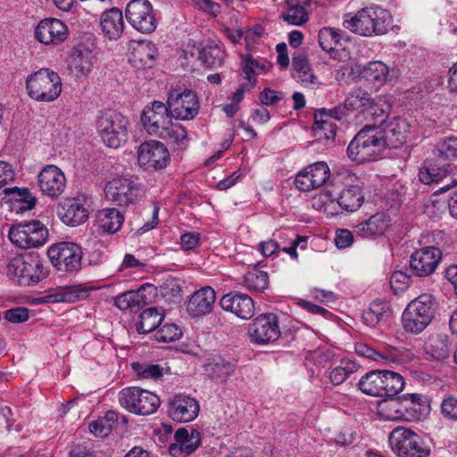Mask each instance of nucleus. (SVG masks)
<instances>
[{
    "label": "nucleus",
    "mask_w": 457,
    "mask_h": 457,
    "mask_svg": "<svg viewBox=\"0 0 457 457\" xmlns=\"http://www.w3.org/2000/svg\"><path fill=\"white\" fill-rule=\"evenodd\" d=\"M119 402L128 411L143 416L154 413L161 403L155 394L137 386L122 389Z\"/></svg>",
    "instance_id": "6e6552de"
},
{
    "label": "nucleus",
    "mask_w": 457,
    "mask_h": 457,
    "mask_svg": "<svg viewBox=\"0 0 457 457\" xmlns=\"http://www.w3.org/2000/svg\"><path fill=\"white\" fill-rule=\"evenodd\" d=\"M371 96L362 88H354L345 98V105L349 112L357 111L365 114L369 104L371 103Z\"/></svg>",
    "instance_id": "37998d69"
},
{
    "label": "nucleus",
    "mask_w": 457,
    "mask_h": 457,
    "mask_svg": "<svg viewBox=\"0 0 457 457\" xmlns=\"http://www.w3.org/2000/svg\"><path fill=\"white\" fill-rule=\"evenodd\" d=\"M201 235L198 232H187L180 237L181 249L189 251L200 245Z\"/></svg>",
    "instance_id": "774afa93"
},
{
    "label": "nucleus",
    "mask_w": 457,
    "mask_h": 457,
    "mask_svg": "<svg viewBox=\"0 0 457 457\" xmlns=\"http://www.w3.org/2000/svg\"><path fill=\"white\" fill-rule=\"evenodd\" d=\"M4 192L6 194L16 193L19 196L18 200L23 202L26 204V206L24 207L26 209H32L37 203L36 198L30 194L29 189L26 187L20 188L17 187H13L12 188H5Z\"/></svg>",
    "instance_id": "680f3d73"
},
{
    "label": "nucleus",
    "mask_w": 457,
    "mask_h": 457,
    "mask_svg": "<svg viewBox=\"0 0 457 457\" xmlns=\"http://www.w3.org/2000/svg\"><path fill=\"white\" fill-rule=\"evenodd\" d=\"M251 341L264 345L276 341L280 336L278 317L274 313L262 314L249 325Z\"/></svg>",
    "instance_id": "2eb2a0df"
},
{
    "label": "nucleus",
    "mask_w": 457,
    "mask_h": 457,
    "mask_svg": "<svg viewBox=\"0 0 457 457\" xmlns=\"http://www.w3.org/2000/svg\"><path fill=\"white\" fill-rule=\"evenodd\" d=\"M166 104L170 116L180 120H193L198 114L200 107L196 94L187 88L170 90Z\"/></svg>",
    "instance_id": "9d476101"
},
{
    "label": "nucleus",
    "mask_w": 457,
    "mask_h": 457,
    "mask_svg": "<svg viewBox=\"0 0 457 457\" xmlns=\"http://www.w3.org/2000/svg\"><path fill=\"white\" fill-rule=\"evenodd\" d=\"M435 303L430 295H421L412 300L403 311V329L411 334L421 333L435 317Z\"/></svg>",
    "instance_id": "20e7f679"
},
{
    "label": "nucleus",
    "mask_w": 457,
    "mask_h": 457,
    "mask_svg": "<svg viewBox=\"0 0 457 457\" xmlns=\"http://www.w3.org/2000/svg\"><path fill=\"white\" fill-rule=\"evenodd\" d=\"M441 411L445 417L457 420V398L452 395L445 398L441 403Z\"/></svg>",
    "instance_id": "338daca9"
},
{
    "label": "nucleus",
    "mask_w": 457,
    "mask_h": 457,
    "mask_svg": "<svg viewBox=\"0 0 457 457\" xmlns=\"http://www.w3.org/2000/svg\"><path fill=\"white\" fill-rule=\"evenodd\" d=\"M244 285L249 290L262 292L269 286L268 273L254 268L244 276Z\"/></svg>",
    "instance_id": "603ef678"
},
{
    "label": "nucleus",
    "mask_w": 457,
    "mask_h": 457,
    "mask_svg": "<svg viewBox=\"0 0 457 457\" xmlns=\"http://www.w3.org/2000/svg\"><path fill=\"white\" fill-rule=\"evenodd\" d=\"M92 53L88 50H77L71 57L69 67L74 74L79 76H86L92 68Z\"/></svg>",
    "instance_id": "c03bdc74"
},
{
    "label": "nucleus",
    "mask_w": 457,
    "mask_h": 457,
    "mask_svg": "<svg viewBox=\"0 0 457 457\" xmlns=\"http://www.w3.org/2000/svg\"><path fill=\"white\" fill-rule=\"evenodd\" d=\"M326 114L323 112H315L314 123L312 129L315 136L319 140L331 139L336 136L337 126L330 120L325 118Z\"/></svg>",
    "instance_id": "de8ad7c7"
},
{
    "label": "nucleus",
    "mask_w": 457,
    "mask_h": 457,
    "mask_svg": "<svg viewBox=\"0 0 457 457\" xmlns=\"http://www.w3.org/2000/svg\"><path fill=\"white\" fill-rule=\"evenodd\" d=\"M68 36L67 25L55 18L41 20L35 29L36 38L45 45H60L68 38Z\"/></svg>",
    "instance_id": "a211bd4d"
},
{
    "label": "nucleus",
    "mask_w": 457,
    "mask_h": 457,
    "mask_svg": "<svg viewBox=\"0 0 457 457\" xmlns=\"http://www.w3.org/2000/svg\"><path fill=\"white\" fill-rule=\"evenodd\" d=\"M387 310L388 307L383 301H373L370 307L362 312L363 322L367 326L376 327L384 320Z\"/></svg>",
    "instance_id": "49530a36"
},
{
    "label": "nucleus",
    "mask_w": 457,
    "mask_h": 457,
    "mask_svg": "<svg viewBox=\"0 0 457 457\" xmlns=\"http://www.w3.org/2000/svg\"><path fill=\"white\" fill-rule=\"evenodd\" d=\"M361 73L367 81L380 86L387 80L389 68L380 61H373L363 66Z\"/></svg>",
    "instance_id": "ea45409f"
},
{
    "label": "nucleus",
    "mask_w": 457,
    "mask_h": 457,
    "mask_svg": "<svg viewBox=\"0 0 457 457\" xmlns=\"http://www.w3.org/2000/svg\"><path fill=\"white\" fill-rule=\"evenodd\" d=\"M215 299V291L211 287H202L190 296L187 312L193 318L205 316L212 312Z\"/></svg>",
    "instance_id": "cd10ccee"
},
{
    "label": "nucleus",
    "mask_w": 457,
    "mask_h": 457,
    "mask_svg": "<svg viewBox=\"0 0 457 457\" xmlns=\"http://www.w3.org/2000/svg\"><path fill=\"white\" fill-rule=\"evenodd\" d=\"M381 128L386 146L397 148L405 142L411 125L406 119L394 117L386 120Z\"/></svg>",
    "instance_id": "bb28decb"
},
{
    "label": "nucleus",
    "mask_w": 457,
    "mask_h": 457,
    "mask_svg": "<svg viewBox=\"0 0 457 457\" xmlns=\"http://www.w3.org/2000/svg\"><path fill=\"white\" fill-rule=\"evenodd\" d=\"M104 193L109 201L120 206H126L138 200L141 188L130 179L117 178L106 185Z\"/></svg>",
    "instance_id": "4468645a"
},
{
    "label": "nucleus",
    "mask_w": 457,
    "mask_h": 457,
    "mask_svg": "<svg viewBox=\"0 0 457 457\" xmlns=\"http://www.w3.org/2000/svg\"><path fill=\"white\" fill-rule=\"evenodd\" d=\"M442 259L436 246H426L413 252L410 257L409 272L416 277H428L435 272Z\"/></svg>",
    "instance_id": "f8f14e48"
},
{
    "label": "nucleus",
    "mask_w": 457,
    "mask_h": 457,
    "mask_svg": "<svg viewBox=\"0 0 457 457\" xmlns=\"http://www.w3.org/2000/svg\"><path fill=\"white\" fill-rule=\"evenodd\" d=\"M182 336V331L179 326L174 323H166L161 326L155 332V338L158 342L170 343L179 340Z\"/></svg>",
    "instance_id": "4d7b16f0"
},
{
    "label": "nucleus",
    "mask_w": 457,
    "mask_h": 457,
    "mask_svg": "<svg viewBox=\"0 0 457 457\" xmlns=\"http://www.w3.org/2000/svg\"><path fill=\"white\" fill-rule=\"evenodd\" d=\"M24 266L23 287L36 285L48 275V270L38 255H26Z\"/></svg>",
    "instance_id": "7c9ffc66"
},
{
    "label": "nucleus",
    "mask_w": 457,
    "mask_h": 457,
    "mask_svg": "<svg viewBox=\"0 0 457 457\" xmlns=\"http://www.w3.org/2000/svg\"><path fill=\"white\" fill-rule=\"evenodd\" d=\"M435 154L436 162L453 161L457 159V137H449L437 143Z\"/></svg>",
    "instance_id": "5fc2aeb1"
},
{
    "label": "nucleus",
    "mask_w": 457,
    "mask_h": 457,
    "mask_svg": "<svg viewBox=\"0 0 457 457\" xmlns=\"http://www.w3.org/2000/svg\"><path fill=\"white\" fill-rule=\"evenodd\" d=\"M100 26L104 37L111 40L120 38L124 30L122 12L116 7L104 11L100 18Z\"/></svg>",
    "instance_id": "c756f323"
},
{
    "label": "nucleus",
    "mask_w": 457,
    "mask_h": 457,
    "mask_svg": "<svg viewBox=\"0 0 457 457\" xmlns=\"http://www.w3.org/2000/svg\"><path fill=\"white\" fill-rule=\"evenodd\" d=\"M29 224V233H30L31 242L33 243V247H39L46 244L48 238V229L46 227L41 223L39 220H33L31 222H28Z\"/></svg>",
    "instance_id": "13d9d810"
},
{
    "label": "nucleus",
    "mask_w": 457,
    "mask_h": 457,
    "mask_svg": "<svg viewBox=\"0 0 457 457\" xmlns=\"http://www.w3.org/2000/svg\"><path fill=\"white\" fill-rule=\"evenodd\" d=\"M201 444V433L192 427L180 428L174 434V442L169 453L174 457H186L194 453Z\"/></svg>",
    "instance_id": "aec40b11"
},
{
    "label": "nucleus",
    "mask_w": 457,
    "mask_h": 457,
    "mask_svg": "<svg viewBox=\"0 0 457 457\" xmlns=\"http://www.w3.org/2000/svg\"><path fill=\"white\" fill-rule=\"evenodd\" d=\"M89 431L94 434L96 436L105 437L107 436L112 430V425L107 423L105 420L102 418L92 421L89 424Z\"/></svg>",
    "instance_id": "0e129e2a"
},
{
    "label": "nucleus",
    "mask_w": 457,
    "mask_h": 457,
    "mask_svg": "<svg viewBox=\"0 0 457 457\" xmlns=\"http://www.w3.org/2000/svg\"><path fill=\"white\" fill-rule=\"evenodd\" d=\"M199 410V403L194 397L177 395L170 401L167 412L174 421L189 422L197 417Z\"/></svg>",
    "instance_id": "4be33fe9"
},
{
    "label": "nucleus",
    "mask_w": 457,
    "mask_h": 457,
    "mask_svg": "<svg viewBox=\"0 0 457 457\" xmlns=\"http://www.w3.org/2000/svg\"><path fill=\"white\" fill-rule=\"evenodd\" d=\"M422 396L407 394L402 398L386 397L378 404L379 413L388 420L419 419L421 413Z\"/></svg>",
    "instance_id": "39448f33"
},
{
    "label": "nucleus",
    "mask_w": 457,
    "mask_h": 457,
    "mask_svg": "<svg viewBox=\"0 0 457 457\" xmlns=\"http://www.w3.org/2000/svg\"><path fill=\"white\" fill-rule=\"evenodd\" d=\"M125 16L138 32L150 34L156 29L157 20L148 0H130L126 6Z\"/></svg>",
    "instance_id": "9b49d317"
},
{
    "label": "nucleus",
    "mask_w": 457,
    "mask_h": 457,
    "mask_svg": "<svg viewBox=\"0 0 457 457\" xmlns=\"http://www.w3.org/2000/svg\"><path fill=\"white\" fill-rule=\"evenodd\" d=\"M392 24V17L386 9L363 8L353 17L344 21V27L364 37L386 34Z\"/></svg>",
    "instance_id": "f03ea898"
},
{
    "label": "nucleus",
    "mask_w": 457,
    "mask_h": 457,
    "mask_svg": "<svg viewBox=\"0 0 457 457\" xmlns=\"http://www.w3.org/2000/svg\"><path fill=\"white\" fill-rule=\"evenodd\" d=\"M393 452L399 457H428L430 448L417 433L405 428H396L389 435Z\"/></svg>",
    "instance_id": "0eeeda50"
},
{
    "label": "nucleus",
    "mask_w": 457,
    "mask_h": 457,
    "mask_svg": "<svg viewBox=\"0 0 457 457\" xmlns=\"http://www.w3.org/2000/svg\"><path fill=\"white\" fill-rule=\"evenodd\" d=\"M240 69L243 77L247 80L246 87H249L248 89H252L256 84L255 76L264 73L266 65L264 62H260L252 55H247L242 60Z\"/></svg>",
    "instance_id": "4c0bfd02"
},
{
    "label": "nucleus",
    "mask_w": 457,
    "mask_h": 457,
    "mask_svg": "<svg viewBox=\"0 0 457 457\" xmlns=\"http://www.w3.org/2000/svg\"><path fill=\"white\" fill-rule=\"evenodd\" d=\"M355 353L363 358H367L373 361H393L389 356H386L380 353V351L374 349L370 345L363 342H357L354 345Z\"/></svg>",
    "instance_id": "052dcab7"
},
{
    "label": "nucleus",
    "mask_w": 457,
    "mask_h": 457,
    "mask_svg": "<svg viewBox=\"0 0 457 457\" xmlns=\"http://www.w3.org/2000/svg\"><path fill=\"white\" fill-rule=\"evenodd\" d=\"M158 137L175 144L179 148L184 149L187 145V133L186 129L178 123L170 121L157 134Z\"/></svg>",
    "instance_id": "58836bf2"
},
{
    "label": "nucleus",
    "mask_w": 457,
    "mask_h": 457,
    "mask_svg": "<svg viewBox=\"0 0 457 457\" xmlns=\"http://www.w3.org/2000/svg\"><path fill=\"white\" fill-rule=\"evenodd\" d=\"M330 176V170L324 162L309 165L298 172L295 177V187L301 191H311L324 185Z\"/></svg>",
    "instance_id": "6ab92c4d"
},
{
    "label": "nucleus",
    "mask_w": 457,
    "mask_h": 457,
    "mask_svg": "<svg viewBox=\"0 0 457 457\" xmlns=\"http://www.w3.org/2000/svg\"><path fill=\"white\" fill-rule=\"evenodd\" d=\"M114 305L120 311L137 312L147 304L148 299L145 294V287L130 290L118 295L113 298Z\"/></svg>",
    "instance_id": "2f4dec72"
},
{
    "label": "nucleus",
    "mask_w": 457,
    "mask_h": 457,
    "mask_svg": "<svg viewBox=\"0 0 457 457\" xmlns=\"http://www.w3.org/2000/svg\"><path fill=\"white\" fill-rule=\"evenodd\" d=\"M163 320V314L160 313L156 308H148L141 312L137 325V330L140 334H147L154 331Z\"/></svg>",
    "instance_id": "79ce46f5"
},
{
    "label": "nucleus",
    "mask_w": 457,
    "mask_h": 457,
    "mask_svg": "<svg viewBox=\"0 0 457 457\" xmlns=\"http://www.w3.org/2000/svg\"><path fill=\"white\" fill-rule=\"evenodd\" d=\"M24 262L25 256H16L10 261L6 267L8 277L20 286L23 285Z\"/></svg>",
    "instance_id": "bf43d9fd"
},
{
    "label": "nucleus",
    "mask_w": 457,
    "mask_h": 457,
    "mask_svg": "<svg viewBox=\"0 0 457 457\" xmlns=\"http://www.w3.org/2000/svg\"><path fill=\"white\" fill-rule=\"evenodd\" d=\"M360 390L369 395L383 397V370H371L361 377Z\"/></svg>",
    "instance_id": "e433bc0d"
},
{
    "label": "nucleus",
    "mask_w": 457,
    "mask_h": 457,
    "mask_svg": "<svg viewBox=\"0 0 457 457\" xmlns=\"http://www.w3.org/2000/svg\"><path fill=\"white\" fill-rule=\"evenodd\" d=\"M331 202L337 201L338 205L347 212L357 211L364 201V195L359 186H350L343 189L338 197L328 193Z\"/></svg>",
    "instance_id": "473e14b6"
},
{
    "label": "nucleus",
    "mask_w": 457,
    "mask_h": 457,
    "mask_svg": "<svg viewBox=\"0 0 457 457\" xmlns=\"http://www.w3.org/2000/svg\"><path fill=\"white\" fill-rule=\"evenodd\" d=\"M294 78L303 86L312 87L318 83V78L312 71L306 56L303 54H294L292 59Z\"/></svg>",
    "instance_id": "c9c22d12"
},
{
    "label": "nucleus",
    "mask_w": 457,
    "mask_h": 457,
    "mask_svg": "<svg viewBox=\"0 0 457 457\" xmlns=\"http://www.w3.org/2000/svg\"><path fill=\"white\" fill-rule=\"evenodd\" d=\"M52 264L62 272L72 273L81 269L82 248L72 242H60L47 251Z\"/></svg>",
    "instance_id": "1a4fd4ad"
},
{
    "label": "nucleus",
    "mask_w": 457,
    "mask_h": 457,
    "mask_svg": "<svg viewBox=\"0 0 457 457\" xmlns=\"http://www.w3.org/2000/svg\"><path fill=\"white\" fill-rule=\"evenodd\" d=\"M28 94L37 101L52 102L62 92V82L59 75L49 70L40 69L26 80Z\"/></svg>",
    "instance_id": "423d86ee"
},
{
    "label": "nucleus",
    "mask_w": 457,
    "mask_h": 457,
    "mask_svg": "<svg viewBox=\"0 0 457 457\" xmlns=\"http://www.w3.org/2000/svg\"><path fill=\"white\" fill-rule=\"evenodd\" d=\"M453 172L454 169L449 163L439 166L436 162H429L420 169L419 178L424 184L442 183L445 181V183L436 190V192L442 193L448 190L449 187L453 185L451 183V179H454Z\"/></svg>",
    "instance_id": "5701e85b"
},
{
    "label": "nucleus",
    "mask_w": 457,
    "mask_h": 457,
    "mask_svg": "<svg viewBox=\"0 0 457 457\" xmlns=\"http://www.w3.org/2000/svg\"><path fill=\"white\" fill-rule=\"evenodd\" d=\"M391 219L386 212H377L353 227V233L361 238L374 239L382 236L390 226Z\"/></svg>",
    "instance_id": "a878e982"
},
{
    "label": "nucleus",
    "mask_w": 457,
    "mask_h": 457,
    "mask_svg": "<svg viewBox=\"0 0 457 457\" xmlns=\"http://www.w3.org/2000/svg\"><path fill=\"white\" fill-rule=\"evenodd\" d=\"M391 110V105L382 98L377 100L371 98V103L369 104L365 112V116L370 117L375 120V124L379 123L378 126H382L386 122Z\"/></svg>",
    "instance_id": "864d4df0"
},
{
    "label": "nucleus",
    "mask_w": 457,
    "mask_h": 457,
    "mask_svg": "<svg viewBox=\"0 0 457 457\" xmlns=\"http://www.w3.org/2000/svg\"><path fill=\"white\" fill-rule=\"evenodd\" d=\"M171 118L167 104L160 101H154L151 105L144 108L141 122L149 135L156 137L165 126L170 123Z\"/></svg>",
    "instance_id": "f3484780"
},
{
    "label": "nucleus",
    "mask_w": 457,
    "mask_h": 457,
    "mask_svg": "<svg viewBox=\"0 0 457 457\" xmlns=\"http://www.w3.org/2000/svg\"><path fill=\"white\" fill-rule=\"evenodd\" d=\"M220 306L243 320H248L254 314L253 301L246 294L228 293L220 298Z\"/></svg>",
    "instance_id": "b1692460"
},
{
    "label": "nucleus",
    "mask_w": 457,
    "mask_h": 457,
    "mask_svg": "<svg viewBox=\"0 0 457 457\" xmlns=\"http://www.w3.org/2000/svg\"><path fill=\"white\" fill-rule=\"evenodd\" d=\"M425 351L436 360H445L449 357L450 349L446 336L431 337L426 344Z\"/></svg>",
    "instance_id": "8fccbe9b"
},
{
    "label": "nucleus",
    "mask_w": 457,
    "mask_h": 457,
    "mask_svg": "<svg viewBox=\"0 0 457 457\" xmlns=\"http://www.w3.org/2000/svg\"><path fill=\"white\" fill-rule=\"evenodd\" d=\"M287 10L281 17L290 25L301 26L307 22L308 13L299 0H286Z\"/></svg>",
    "instance_id": "a19ab883"
},
{
    "label": "nucleus",
    "mask_w": 457,
    "mask_h": 457,
    "mask_svg": "<svg viewBox=\"0 0 457 457\" xmlns=\"http://www.w3.org/2000/svg\"><path fill=\"white\" fill-rule=\"evenodd\" d=\"M57 214L68 226L77 227L83 224L89 216L87 200L84 197L67 198L58 208Z\"/></svg>",
    "instance_id": "412c9836"
},
{
    "label": "nucleus",
    "mask_w": 457,
    "mask_h": 457,
    "mask_svg": "<svg viewBox=\"0 0 457 457\" xmlns=\"http://www.w3.org/2000/svg\"><path fill=\"white\" fill-rule=\"evenodd\" d=\"M205 373L215 382H225L235 371V364L222 356H215L204 365Z\"/></svg>",
    "instance_id": "72a5a7b5"
},
{
    "label": "nucleus",
    "mask_w": 457,
    "mask_h": 457,
    "mask_svg": "<svg viewBox=\"0 0 457 457\" xmlns=\"http://www.w3.org/2000/svg\"><path fill=\"white\" fill-rule=\"evenodd\" d=\"M157 49L147 40L133 41L130 44L129 63L136 69L145 70L154 67Z\"/></svg>",
    "instance_id": "393cba45"
},
{
    "label": "nucleus",
    "mask_w": 457,
    "mask_h": 457,
    "mask_svg": "<svg viewBox=\"0 0 457 457\" xmlns=\"http://www.w3.org/2000/svg\"><path fill=\"white\" fill-rule=\"evenodd\" d=\"M66 177L55 165H46L37 175V186L44 195L55 200L66 188Z\"/></svg>",
    "instance_id": "dca6fc26"
},
{
    "label": "nucleus",
    "mask_w": 457,
    "mask_h": 457,
    "mask_svg": "<svg viewBox=\"0 0 457 457\" xmlns=\"http://www.w3.org/2000/svg\"><path fill=\"white\" fill-rule=\"evenodd\" d=\"M123 221V214L115 208L99 210L96 217V223L99 229L109 234L118 231Z\"/></svg>",
    "instance_id": "f704fd0d"
},
{
    "label": "nucleus",
    "mask_w": 457,
    "mask_h": 457,
    "mask_svg": "<svg viewBox=\"0 0 457 457\" xmlns=\"http://www.w3.org/2000/svg\"><path fill=\"white\" fill-rule=\"evenodd\" d=\"M383 397L397 395L404 386V379L399 373L383 370Z\"/></svg>",
    "instance_id": "09e8293b"
},
{
    "label": "nucleus",
    "mask_w": 457,
    "mask_h": 457,
    "mask_svg": "<svg viewBox=\"0 0 457 457\" xmlns=\"http://www.w3.org/2000/svg\"><path fill=\"white\" fill-rule=\"evenodd\" d=\"M128 120L120 112L108 110L99 112L96 128L105 145L119 148L128 139Z\"/></svg>",
    "instance_id": "7ed1b4c3"
},
{
    "label": "nucleus",
    "mask_w": 457,
    "mask_h": 457,
    "mask_svg": "<svg viewBox=\"0 0 457 457\" xmlns=\"http://www.w3.org/2000/svg\"><path fill=\"white\" fill-rule=\"evenodd\" d=\"M197 59L204 66L217 69L223 64L225 52L220 43L212 39L202 41L196 47Z\"/></svg>",
    "instance_id": "c85d7f7f"
},
{
    "label": "nucleus",
    "mask_w": 457,
    "mask_h": 457,
    "mask_svg": "<svg viewBox=\"0 0 457 457\" xmlns=\"http://www.w3.org/2000/svg\"><path fill=\"white\" fill-rule=\"evenodd\" d=\"M77 295H74L70 288H60L57 292L54 294H49L44 297H42V302L44 303H62V302H71Z\"/></svg>",
    "instance_id": "e2e57ef3"
},
{
    "label": "nucleus",
    "mask_w": 457,
    "mask_h": 457,
    "mask_svg": "<svg viewBox=\"0 0 457 457\" xmlns=\"http://www.w3.org/2000/svg\"><path fill=\"white\" fill-rule=\"evenodd\" d=\"M29 317V310L23 307L9 309L4 312V318L12 323L25 322Z\"/></svg>",
    "instance_id": "69168bd1"
},
{
    "label": "nucleus",
    "mask_w": 457,
    "mask_h": 457,
    "mask_svg": "<svg viewBox=\"0 0 457 457\" xmlns=\"http://www.w3.org/2000/svg\"><path fill=\"white\" fill-rule=\"evenodd\" d=\"M29 229L28 222L12 226L8 235L11 242L20 248H34Z\"/></svg>",
    "instance_id": "3c124183"
},
{
    "label": "nucleus",
    "mask_w": 457,
    "mask_h": 457,
    "mask_svg": "<svg viewBox=\"0 0 457 457\" xmlns=\"http://www.w3.org/2000/svg\"><path fill=\"white\" fill-rule=\"evenodd\" d=\"M137 162L145 170H162L170 162V153L160 141H145L137 149Z\"/></svg>",
    "instance_id": "ddd939ff"
},
{
    "label": "nucleus",
    "mask_w": 457,
    "mask_h": 457,
    "mask_svg": "<svg viewBox=\"0 0 457 457\" xmlns=\"http://www.w3.org/2000/svg\"><path fill=\"white\" fill-rule=\"evenodd\" d=\"M343 32L338 29L323 28L319 32V43L320 47L331 53L340 44Z\"/></svg>",
    "instance_id": "6e6d98bb"
},
{
    "label": "nucleus",
    "mask_w": 457,
    "mask_h": 457,
    "mask_svg": "<svg viewBox=\"0 0 457 457\" xmlns=\"http://www.w3.org/2000/svg\"><path fill=\"white\" fill-rule=\"evenodd\" d=\"M359 365L352 360H343L340 364L328 372V378L335 386L343 384L352 374L355 373Z\"/></svg>",
    "instance_id": "a18cd8bd"
},
{
    "label": "nucleus",
    "mask_w": 457,
    "mask_h": 457,
    "mask_svg": "<svg viewBox=\"0 0 457 457\" xmlns=\"http://www.w3.org/2000/svg\"><path fill=\"white\" fill-rule=\"evenodd\" d=\"M386 146L381 126H364L347 147L348 157L358 163L373 160Z\"/></svg>",
    "instance_id": "f257e3e1"
}]
</instances>
